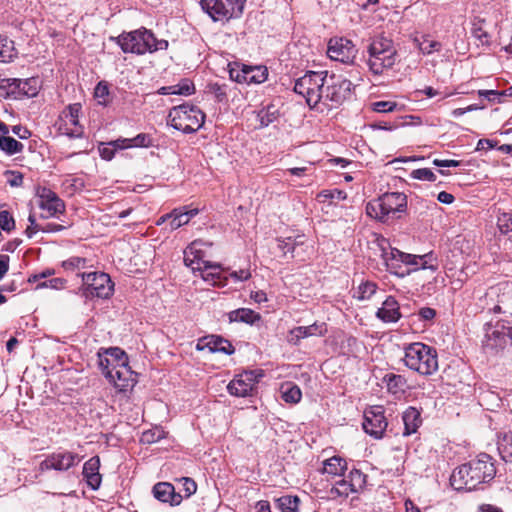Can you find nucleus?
Listing matches in <instances>:
<instances>
[{
  "instance_id": "obj_26",
  "label": "nucleus",
  "mask_w": 512,
  "mask_h": 512,
  "mask_svg": "<svg viewBox=\"0 0 512 512\" xmlns=\"http://www.w3.org/2000/svg\"><path fill=\"white\" fill-rule=\"evenodd\" d=\"M55 127L59 134L65 135L69 138H81L84 134V128L79 123V120H74L73 118H62V113H60L57 121L55 122Z\"/></svg>"
},
{
  "instance_id": "obj_29",
  "label": "nucleus",
  "mask_w": 512,
  "mask_h": 512,
  "mask_svg": "<svg viewBox=\"0 0 512 512\" xmlns=\"http://www.w3.org/2000/svg\"><path fill=\"white\" fill-rule=\"evenodd\" d=\"M199 210L197 208L188 209L187 207L176 208L171 211V221L169 223L170 230H176L183 225L189 223L191 218L198 214Z\"/></svg>"
},
{
  "instance_id": "obj_39",
  "label": "nucleus",
  "mask_w": 512,
  "mask_h": 512,
  "mask_svg": "<svg viewBox=\"0 0 512 512\" xmlns=\"http://www.w3.org/2000/svg\"><path fill=\"white\" fill-rule=\"evenodd\" d=\"M120 144L124 146L125 149L131 147H150L152 146V138L149 134L140 133L133 138H122Z\"/></svg>"
},
{
  "instance_id": "obj_11",
  "label": "nucleus",
  "mask_w": 512,
  "mask_h": 512,
  "mask_svg": "<svg viewBox=\"0 0 512 512\" xmlns=\"http://www.w3.org/2000/svg\"><path fill=\"white\" fill-rule=\"evenodd\" d=\"M82 460V457L74 452L63 450L53 452L45 457L39 464V471L45 472L48 470H56L65 472L72 467L77 466Z\"/></svg>"
},
{
  "instance_id": "obj_25",
  "label": "nucleus",
  "mask_w": 512,
  "mask_h": 512,
  "mask_svg": "<svg viewBox=\"0 0 512 512\" xmlns=\"http://www.w3.org/2000/svg\"><path fill=\"white\" fill-rule=\"evenodd\" d=\"M202 242L199 240L193 241L184 251V263L193 271L201 270L204 266L203 260L204 253L201 250Z\"/></svg>"
},
{
  "instance_id": "obj_47",
  "label": "nucleus",
  "mask_w": 512,
  "mask_h": 512,
  "mask_svg": "<svg viewBox=\"0 0 512 512\" xmlns=\"http://www.w3.org/2000/svg\"><path fill=\"white\" fill-rule=\"evenodd\" d=\"M195 93V85L189 79H183L178 84L173 85V95L190 96Z\"/></svg>"
},
{
  "instance_id": "obj_15",
  "label": "nucleus",
  "mask_w": 512,
  "mask_h": 512,
  "mask_svg": "<svg viewBox=\"0 0 512 512\" xmlns=\"http://www.w3.org/2000/svg\"><path fill=\"white\" fill-rule=\"evenodd\" d=\"M37 196L39 199L38 206L43 211L40 215L41 218L48 219L65 212L64 201L51 189L40 187L37 190Z\"/></svg>"
},
{
  "instance_id": "obj_53",
  "label": "nucleus",
  "mask_w": 512,
  "mask_h": 512,
  "mask_svg": "<svg viewBox=\"0 0 512 512\" xmlns=\"http://www.w3.org/2000/svg\"><path fill=\"white\" fill-rule=\"evenodd\" d=\"M0 227L6 232H11L15 228V220L6 210L0 211Z\"/></svg>"
},
{
  "instance_id": "obj_27",
  "label": "nucleus",
  "mask_w": 512,
  "mask_h": 512,
  "mask_svg": "<svg viewBox=\"0 0 512 512\" xmlns=\"http://www.w3.org/2000/svg\"><path fill=\"white\" fill-rule=\"evenodd\" d=\"M376 316L385 323L397 322L401 318L397 300L392 296L387 297Z\"/></svg>"
},
{
  "instance_id": "obj_64",
  "label": "nucleus",
  "mask_w": 512,
  "mask_h": 512,
  "mask_svg": "<svg viewBox=\"0 0 512 512\" xmlns=\"http://www.w3.org/2000/svg\"><path fill=\"white\" fill-rule=\"evenodd\" d=\"M230 275L237 281H244L251 277L249 269H240L239 271L232 272Z\"/></svg>"
},
{
  "instance_id": "obj_60",
  "label": "nucleus",
  "mask_w": 512,
  "mask_h": 512,
  "mask_svg": "<svg viewBox=\"0 0 512 512\" xmlns=\"http://www.w3.org/2000/svg\"><path fill=\"white\" fill-rule=\"evenodd\" d=\"M161 432L148 430L142 434L141 442L151 444L161 439Z\"/></svg>"
},
{
  "instance_id": "obj_13",
  "label": "nucleus",
  "mask_w": 512,
  "mask_h": 512,
  "mask_svg": "<svg viewBox=\"0 0 512 512\" xmlns=\"http://www.w3.org/2000/svg\"><path fill=\"white\" fill-rule=\"evenodd\" d=\"M86 292L98 298H108L113 291V283L110 276L104 272H90L81 274Z\"/></svg>"
},
{
  "instance_id": "obj_38",
  "label": "nucleus",
  "mask_w": 512,
  "mask_h": 512,
  "mask_svg": "<svg viewBox=\"0 0 512 512\" xmlns=\"http://www.w3.org/2000/svg\"><path fill=\"white\" fill-rule=\"evenodd\" d=\"M121 139L122 138H118L108 143H100L98 150L101 158L110 161L114 158L116 151L125 149L119 142Z\"/></svg>"
},
{
  "instance_id": "obj_63",
  "label": "nucleus",
  "mask_w": 512,
  "mask_h": 512,
  "mask_svg": "<svg viewBox=\"0 0 512 512\" xmlns=\"http://www.w3.org/2000/svg\"><path fill=\"white\" fill-rule=\"evenodd\" d=\"M418 315L422 320L430 321L436 316V311L430 307H423L419 310Z\"/></svg>"
},
{
  "instance_id": "obj_17",
  "label": "nucleus",
  "mask_w": 512,
  "mask_h": 512,
  "mask_svg": "<svg viewBox=\"0 0 512 512\" xmlns=\"http://www.w3.org/2000/svg\"><path fill=\"white\" fill-rule=\"evenodd\" d=\"M119 392L131 391L137 383V373L129 365H122L118 369L105 371L103 374Z\"/></svg>"
},
{
  "instance_id": "obj_1",
  "label": "nucleus",
  "mask_w": 512,
  "mask_h": 512,
  "mask_svg": "<svg viewBox=\"0 0 512 512\" xmlns=\"http://www.w3.org/2000/svg\"><path fill=\"white\" fill-rule=\"evenodd\" d=\"M496 476L493 458L481 453L476 459L455 468L450 476V484L457 491H471L488 483Z\"/></svg>"
},
{
  "instance_id": "obj_20",
  "label": "nucleus",
  "mask_w": 512,
  "mask_h": 512,
  "mask_svg": "<svg viewBox=\"0 0 512 512\" xmlns=\"http://www.w3.org/2000/svg\"><path fill=\"white\" fill-rule=\"evenodd\" d=\"M491 292L496 295L497 303L491 311L494 313H504L512 316V283L504 282L498 284L491 289Z\"/></svg>"
},
{
  "instance_id": "obj_33",
  "label": "nucleus",
  "mask_w": 512,
  "mask_h": 512,
  "mask_svg": "<svg viewBox=\"0 0 512 512\" xmlns=\"http://www.w3.org/2000/svg\"><path fill=\"white\" fill-rule=\"evenodd\" d=\"M33 82V83H36V80L35 79H17V78H7V79H2L1 81V85L3 87H14L15 89H18L19 91H22L25 95L29 96V97H33L37 94V89L36 88H31L29 85L30 83Z\"/></svg>"
},
{
  "instance_id": "obj_16",
  "label": "nucleus",
  "mask_w": 512,
  "mask_h": 512,
  "mask_svg": "<svg viewBox=\"0 0 512 512\" xmlns=\"http://www.w3.org/2000/svg\"><path fill=\"white\" fill-rule=\"evenodd\" d=\"M357 49L353 42L346 38H332L328 43L327 55L331 60L351 64L356 58Z\"/></svg>"
},
{
  "instance_id": "obj_14",
  "label": "nucleus",
  "mask_w": 512,
  "mask_h": 512,
  "mask_svg": "<svg viewBox=\"0 0 512 512\" xmlns=\"http://www.w3.org/2000/svg\"><path fill=\"white\" fill-rule=\"evenodd\" d=\"M362 426L364 431L370 436L375 439L382 438L388 426L384 407L375 405L366 409Z\"/></svg>"
},
{
  "instance_id": "obj_55",
  "label": "nucleus",
  "mask_w": 512,
  "mask_h": 512,
  "mask_svg": "<svg viewBox=\"0 0 512 512\" xmlns=\"http://www.w3.org/2000/svg\"><path fill=\"white\" fill-rule=\"evenodd\" d=\"M372 110L378 113L392 112L396 109L397 103L393 101H377L371 104Z\"/></svg>"
},
{
  "instance_id": "obj_32",
  "label": "nucleus",
  "mask_w": 512,
  "mask_h": 512,
  "mask_svg": "<svg viewBox=\"0 0 512 512\" xmlns=\"http://www.w3.org/2000/svg\"><path fill=\"white\" fill-rule=\"evenodd\" d=\"M498 451L505 462H512V432L503 431L498 434Z\"/></svg>"
},
{
  "instance_id": "obj_35",
  "label": "nucleus",
  "mask_w": 512,
  "mask_h": 512,
  "mask_svg": "<svg viewBox=\"0 0 512 512\" xmlns=\"http://www.w3.org/2000/svg\"><path fill=\"white\" fill-rule=\"evenodd\" d=\"M229 319L231 322H244L247 324H253L261 319L259 313L248 308H239L229 313Z\"/></svg>"
},
{
  "instance_id": "obj_54",
  "label": "nucleus",
  "mask_w": 512,
  "mask_h": 512,
  "mask_svg": "<svg viewBox=\"0 0 512 512\" xmlns=\"http://www.w3.org/2000/svg\"><path fill=\"white\" fill-rule=\"evenodd\" d=\"M209 92L212 93L218 102H224L227 100L226 85L219 83H213L208 86Z\"/></svg>"
},
{
  "instance_id": "obj_2",
  "label": "nucleus",
  "mask_w": 512,
  "mask_h": 512,
  "mask_svg": "<svg viewBox=\"0 0 512 512\" xmlns=\"http://www.w3.org/2000/svg\"><path fill=\"white\" fill-rule=\"evenodd\" d=\"M407 210V196L401 192H386L366 205V214L382 223L399 219Z\"/></svg>"
},
{
  "instance_id": "obj_50",
  "label": "nucleus",
  "mask_w": 512,
  "mask_h": 512,
  "mask_svg": "<svg viewBox=\"0 0 512 512\" xmlns=\"http://www.w3.org/2000/svg\"><path fill=\"white\" fill-rule=\"evenodd\" d=\"M410 177L412 179L421 180V181H436V175L429 168H419L411 171Z\"/></svg>"
},
{
  "instance_id": "obj_40",
  "label": "nucleus",
  "mask_w": 512,
  "mask_h": 512,
  "mask_svg": "<svg viewBox=\"0 0 512 512\" xmlns=\"http://www.w3.org/2000/svg\"><path fill=\"white\" fill-rule=\"evenodd\" d=\"M279 109L274 104H269L258 112L260 125L266 127L275 122L279 117Z\"/></svg>"
},
{
  "instance_id": "obj_51",
  "label": "nucleus",
  "mask_w": 512,
  "mask_h": 512,
  "mask_svg": "<svg viewBox=\"0 0 512 512\" xmlns=\"http://www.w3.org/2000/svg\"><path fill=\"white\" fill-rule=\"evenodd\" d=\"M109 96V88L107 83L104 81L99 82L94 90V97L98 100L101 105H107Z\"/></svg>"
},
{
  "instance_id": "obj_58",
  "label": "nucleus",
  "mask_w": 512,
  "mask_h": 512,
  "mask_svg": "<svg viewBox=\"0 0 512 512\" xmlns=\"http://www.w3.org/2000/svg\"><path fill=\"white\" fill-rule=\"evenodd\" d=\"M179 481L181 482L182 488L185 492V495H184L185 498L190 497L191 495H193L196 492L197 484L192 478L183 477Z\"/></svg>"
},
{
  "instance_id": "obj_18",
  "label": "nucleus",
  "mask_w": 512,
  "mask_h": 512,
  "mask_svg": "<svg viewBox=\"0 0 512 512\" xmlns=\"http://www.w3.org/2000/svg\"><path fill=\"white\" fill-rule=\"evenodd\" d=\"M104 354L106 356H103L102 352H98L99 366L102 374L107 370L112 371L122 367V365H129L128 355L119 347L105 349Z\"/></svg>"
},
{
  "instance_id": "obj_34",
  "label": "nucleus",
  "mask_w": 512,
  "mask_h": 512,
  "mask_svg": "<svg viewBox=\"0 0 512 512\" xmlns=\"http://www.w3.org/2000/svg\"><path fill=\"white\" fill-rule=\"evenodd\" d=\"M413 41L424 55H430L434 52H439L442 48L441 42L432 39L431 36L427 34L416 37Z\"/></svg>"
},
{
  "instance_id": "obj_46",
  "label": "nucleus",
  "mask_w": 512,
  "mask_h": 512,
  "mask_svg": "<svg viewBox=\"0 0 512 512\" xmlns=\"http://www.w3.org/2000/svg\"><path fill=\"white\" fill-rule=\"evenodd\" d=\"M88 260L84 257L71 256L62 262V267L66 271H76L87 267Z\"/></svg>"
},
{
  "instance_id": "obj_28",
  "label": "nucleus",
  "mask_w": 512,
  "mask_h": 512,
  "mask_svg": "<svg viewBox=\"0 0 512 512\" xmlns=\"http://www.w3.org/2000/svg\"><path fill=\"white\" fill-rule=\"evenodd\" d=\"M404 423V436H409L417 432L422 424L421 412L415 407H408L402 415Z\"/></svg>"
},
{
  "instance_id": "obj_4",
  "label": "nucleus",
  "mask_w": 512,
  "mask_h": 512,
  "mask_svg": "<svg viewBox=\"0 0 512 512\" xmlns=\"http://www.w3.org/2000/svg\"><path fill=\"white\" fill-rule=\"evenodd\" d=\"M367 65L374 75H382L387 69H391L397 59V51L393 41L383 35L374 37L367 47Z\"/></svg>"
},
{
  "instance_id": "obj_31",
  "label": "nucleus",
  "mask_w": 512,
  "mask_h": 512,
  "mask_svg": "<svg viewBox=\"0 0 512 512\" xmlns=\"http://www.w3.org/2000/svg\"><path fill=\"white\" fill-rule=\"evenodd\" d=\"M201 277L210 282L212 285L223 286L225 283L222 281L221 277V267L219 264H211L210 262H204V266L201 270Z\"/></svg>"
},
{
  "instance_id": "obj_6",
  "label": "nucleus",
  "mask_w": 512,
  "mask_h": 512,
  "mask_svg": "<svg viewBox=\"0 0 512 512\" xmlns=\"http://www.w3.org/2000/svg\"><path fill=\"white\" fill-rule=\"evenodd\" d=\"M205 117V113L198 106L183 103L169 111L168 121L174 129L190 134L203 126Z\"/></svg>"
},
{
  "instance_id": "obj_56",
  "label": "nucleus",
  "mask_w": 512,
  "mask_h": 512,
  "mask_svg": "<svg viewBox=\"0 0 512 512\" xmlns=\"http://www.w3.org/2000/svg\"><path fill=\"white\" fill-rule=\"evenodd\" d=\"M82 110V105L80 103H73L68 105L61 113L62 118H73L74 120H79V114Z\"/></svg>"
},
{
  "instance_id": "obj_5",
  "label": "nucleus",
  "mask_w": 512,
  "mask_h": 512,
  "mask_svg": "<svg viewBox=\"0 0 512 512\" xmlns=\"http://www.w3.org/2000/svg\"><path fill=\"white\" fill-rule=\"evenodd\" d=\"M116 41L123 52L140 55L146 52L165 50L168 47V41L158 40L151 31L145 28L123 33L116 38Z\"/></svg>"
},
{
  "instance_id": "obj_19",
  "label": "nucleus",
  "mask_w": 512,
  "mask_h": 512,
  "mask_svg": "<svg viewBox=\"0 0 512 512\" xmlns=\"http://www.w3.org/2000/svg\"><path fill=\"white\" fill-rule=\"evenodd\" d=\"M198 351L208 349L211 353L221 352L227 355H232L235 348L232 343L220 335H207L200 338L196 344Z\"/></svg>"
},
{
  "instance_id": "obj_37",
  "label": "nucleus",
  "mask_w": 512,
  "mask_h": 512,
  "mask_svg": "<svg viewBox=\"0 0 512 512\" xmlns=\"http://www.w3.org/2000/svg\"><path fill=\"white\" fill-rule=\"evenodd\" d=\"M282 399L286 403L296 404L302 398L301 389L293 383H285L281 386Z\"/></svg>"
},
{
  "instance_id": "obj_21",
  "label": "nucleus",
  "mask_w": 512,
  "mask_h": 512,
  "mask_svg": "<svg viewBox=\"0 0 512 512\" xmlns=\"http://www.w3.org/2000/svg\"><path fill=\"white\" fill-rule=\"evenodd\" d=\"M100 458L93 456L87 460L83 465V476L86 480L88 487L92 490L99 489L102 482V475L99 473Z\"/></svg>"
},
{
  "instance_id": "obj_48",
  "label": "nucleus",
  "mask_w": 512,
  "mask_h": 512,
  "mask_svg": "<svg viewBox=\"0 0 512 512\" xmlns=\"http://www.w3.org/2000/svg\"><path fill=\"white\" fill-rule=\"evenodd\" d=\"M484 21H478L473 23L472 28V34L473 36L480 41L482 45H489L490 44V35L489 33L483 28Z\"/></svg>"
},
{
  "instance_id": "obj_44",
  "label": "nucleus",
  "mask_w": 512,
  "mask_h": 512,
  "mask_svg": "<svg viewBox=\"0 0 512 512\" xmlns=\"http://www.w3.org/2000/svg\"><path fill=\"white\" fill-rule=\"evenodd\" d=\"M248 84H261L268 78V70L265 66H249L247 69Z\"/></svg>"
},
{
  "instance_id": "obj_30",
  "label": "nucleus",
  "mask_w": 512,
  "mask_h": 512,
  "mask_svg": "<svg viewBox=\"0 0 512 512\" xmlns=\"http://www.w3.org/2000/svg\"><path fill=\"white\" fill-rule=\"evenodd\" d=\"M389 393L397 395L403 394L407 387V379L400 374L387 373L383 379Z\"/></svg>"
},
{
  "instance_id": "obj_42",
  "label": "nucleus",
  "mask_w": 512,
  "mask_h": 512,
  "mask_svg": "<svg viewBox=\"0 0 512 512\" xmlns=\"http://www.w3.org/2000/svg\"><path fill=\"white\" fill-rule=\"evenodd\" d=\"M0 149L7 155H14L21 153L24 149V145L8 135L0 137Z\"/></svg>"
},
{
  "instance_id": "obj_7",
  "label": "nucleus",
  "mask_w": 512,
  "mask_h": 512,
  "mask_svg": "<svg viewBox=\"0 0 512 512\" xmlns=\"http://www.w3.org/2000/svg\"><path fill=\"white\" fill-rule=\"evenodd\" d=\"M327 75L328 71H307L296 80L294 91L305 98L310 108L321 104Z\"/></svg>"
},
{
  "instance_id": "obj_23",
  "label": "nucleus",
  "mask_w": 512,
  "mask_h": 512,
  "mask_svg": "<svg viewBox=\"0 0 512 512\" xmlns=\"http://www.w3.org/2000/svg\"><path fill=\"white\" fill-rule=\"evenodd\" d=\"M153 494L156 499L161 502L170 503L172 506L179 505L183 496L175 493L174 486L167 482H159L153 487Z\"/></svg>"
},
{
  "instance_id": "obj_59",
  "label": "nucleus",
  "mask_w": 512,
  "mask_h": 512,
  "mask_svg": "<svg viewBox=\"0 0 512 512\" xmlns=\"http://www.w3.org/2000/svg\"><path fill=\"white\" fill-rule=\"evenodd\" d=\"M28 221L30 225L26 228L25 233L27 237L32 238L37 232L41 231L43 226H40L36 223V218L33 214H30L28 217Z\"/></svg>"
},
{
  "instance_id": "obj_57",
  "label": "nucleus",
  "mask_w": 512,
  "mask_h": 512,
  "mask_svg": "<svg viewBox=\"0 0 512 512\" xmlns=\"http://www.w3.org/2000/svg\"><path fill=\"white\" fill-rule=\"evenodd\" d=\"M5 175L8 177L7 178V183L11 187H20V186H22L24 177H23V174L21 172L7 170V171H5Z\"/></svg>"
},
{
  "instance_id": "obj_10",
  "label": "nucleus",
  "mask_w": 512,
  "mask_h": 512,
  "mask_svg": "<svg viewBox=\"0 0 512 512\" xmlns=\"http://www.w3.org/2000/svg\"><path fill=\"white\" fill-rule=\"evenodd\" d=\"M367 476L360 470L353 469L343 479L337 481L329 490L331 499L347 498L350 494L359 493L366 485Z\"/></svg>"
},
{
  "instance_id": "obj_22",
  "label": "nucleus",
  "mask_w": 512,
  "mask_h": 512,
  "mask_svg": "<svg viewBox=\"0 0 512 512\" xmlns=\"http://www.w3.org/2000/svg\"><path fill=\"white\" fill-rule=\"evenodd\" d=\"M326 332L324 323H314L309 326H298L290 330L288 342L298 345L301 339L311 336H322Z\"/></svg>"
},
{
  "instance_id": "obj_49",
  "label": "nucleus",
  "mask_w": 512,
  "mask_h": 512,
  "mask_svg": "<svg viewBox=\"0 0 512 512\" xmlns=\"http://www.w3.org/2000/svg\"><path fill=\"white\" fill-rule=\"evenodd\" d=\"M497 226L502 234L512 232V214L500 212L497 216Z\"/></svg>"
},
{
  "instance_id": "obj_62",
  "label": "nucleus",
  "mask_w": 512,
  "mask_h": 512,
  "mask_svg": "<svg viewBox=\"0 0 512 512\" xmlns=\"http://www.w3.org/2000/svg\"><path fill=\"white\" fill-rule=\"evenodd\" d=\"M12 133L20 139H28L31 136V131L21 125L13 126Z\"/></svg>"
},
{
  "instance_id": "obj_36",
  "label": "nucleus",
  "mask_w": 512,
  "mask_h": 512,
  "mask_svg": "<svg viewBox=\"0 0 512 512\" xmlns=\"http://www.w3.org/2000/svg\"><path fill=\"white\" fill-rule=\"evenodd\" d=\"M347 469V462L339 457L333 456L324 461L323 471L333 476L343 475Z\"/></svg>"
},
{
  "instance_id": "obj_8",
  "label": "nucleus",
  "mask_w": 512,
  "mask_h": 512,
  "mask_svg": "<svg viewBox=\"0 0 512 512\" xmlns=\"http://www.w3.org/2000/svg\"><path fill=\"white\" fill-rule=\"evenodd\" d=\"M352 82L341 75H327L321 104L328 109L341 106L352 94Z\"/></svg>"
},
{
  "instance_id": "obj_52",
  "label": "nucleus",
  "mask_w": 512,
  "mask_h": 512,
  "mask_svg": "<svg viewBox=\"0 0 512 512\" xmlns=\"http://www.w3.org/2000/svg\"><path fill=\"white\" fill-rule=\"evenodd\" d=\"M417 257L421 258V260H417V264H413L414 266H417L421 269H430L432 271H436L438 266L435 262V259H432V254H425V255H417Z\"/></svg>"
},
{
  "instance_id": "obj_24",
  "label": "nucleus",
  "mask_w": 512,
  "mask_h": 512,
  "mask_svg": "<svg viewBox=\"0 0 512 512\" xmlns=\"http://www.w3.org/2000/svg\"><path fill=\"white\" fill-rule=\"evenodd\" d=\"M375 244L381 251V257L386 267L390 270L397 268L398 263H400V257L398 255H402V251L391 248L389 241L384 237H378L375 240Z\"/></svg>"
},
{
  "instance_id": "obj_41",
  "label": "nucleus",
  "mask_w": 512,
  "mask_h": 512,
  "mask_svg": "<svg viewBox=\"0 0 512 512\" xmlns=\"http://www.w3.org/2000/svg\"><path fill=\"white\" fill-rule=\"evenodd\" d=\"M248 65L241 64L238 62L229 64V76L230 79L237 83H246L248 84L247 73Z\"/></svg>"
},
{
  "instance_id": "obj_45",
  "label": "nucleus",
  "mask_w": 512,
  "mask_h": 512,
  "mask_svg": "<svg viewBox=\"0 0 512 512\" xmlns=\"http://www.w3.org/2000/svg\"><path fill=\"white\" fill-rule=\"evenodd\" d=\"M376 290H377L376 283L371 282V281L363 282L358 286V288L354 294V298H356L360 301L368 300L376 293Z\"/></svg>"
},
{
  "instance_id": "obj_43",
  "label": "nucleus",
  "mask_w": 512,
  "mask_h": 512,
  "mask_svg": "<svg viewBox=\"0 0 512 512\" xmlns=\"http://www.w3.org/2000/svg\"><path fill=\"white\" fill-rule=\"evenodd\" d=\"M300 500L297 496L285 495L276 499L277 508L281 512H298Z\"/></svg>"
},
{
  "instance_id": "obj_3",
  "label": "nucleus",
  "mask_w": 512,
  "mask_h": 512,
  "mask_svg": "<svg viewBox=\"0 0 512 512\" xmlns=\"http://www.w3.org/2000/svg\"><path fill=\"white\" fill-rule=\"evenodd\" d=\"M403 361L407 368L422 376L433 375L439 367L436 349L421 342L411 343L404 348Z\"/></svg>"
},
{
  "instance_id": "obj_61",
  "label": "nucleus",
  "mask_w": 512,
  "mask_h": 512,
  "mask_svg": "<svg viewBox=\"0 0 512 512\" xmlns=\"http://www.w3.org/2000/svg\"><path fill=\"white\" fill-rule=\"evenodd\" d=\"M320 196L324 197L325 199L343 200L346 198V193L338 189L325 190L321 192Z\"/></svg>"
},
{
  "instance_id": "obj_12",
  "label": "nucleus",
  "mask_w": 512,
  "mask_h": 512,
  "mask_svg": "<svg viewBox=\"0 0 512 512\" xmlns=\"http://www.w3.org/2000/svg\"><path fill=\"white\" fill-rule=\"evenodd\" d=\"M262 376L263 372L261 370L244 371L230 381L227 390L236 397L251 396Z\"/></svg>"
},
{
  "instance_id": "obj_9",
  "label": "nucleus",
  "mask_w": 512,
  "mask_h": 512,
  "mask_svg": "<svg viewBox=\"0 0 512 512\" xmlns=\"http://www.w3.org/2000/svg\"><path fill=\"white\" fill-rule=\"evenodd\" d=\"M246 0H200L201 7L214 22H228L239 18Z\"/></svg>"
}]
</instances>
